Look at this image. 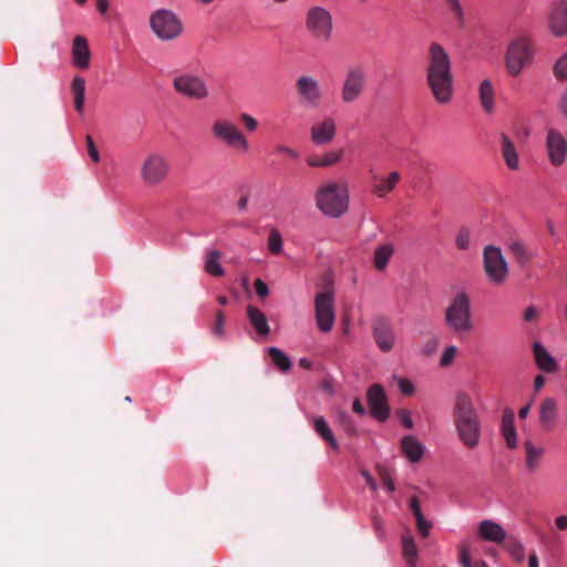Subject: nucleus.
Segmentation results:
<instances>
[{"instance_id": "obj_1", "label": "nucleus", "mask_w": 567, "mask_h": 567, "mask_svg": "<svg viewBox=\"0 0 567 567\" xmlns=\"http://www.w3.org/2000/svg\"><path fill=\"white\" fill-rule=\"evenodd\" d=\"M426 83L436 103L446 105L454 97V76L452 63L446 50L433 42L429 47Z\"/></svg>"}, {"instance_id": "obj_2", "label": "nucleus", "mask_w": 567, "mask_h": 567, "mask_svg": "<svg viewBox=\"0 0 567 567\" xmlns=\"http://www.w3.org/2000/svg\"><path fill=\"white\" fill-rule=\"evenodd\" d=\"M315 202L318 210L331 218L344 215L349 209L350 193L344 182L327 181L315 193Z\"/></svg>"}, {"instance_id": "obj_3", "label": "nucleus", "mask_w": 567, "mask_h": 567, "mask_svg": "<svg viewBox=\"0 0 567 567\" xmlns=\"http://www.w3.org/2000/svg\"><path fill=\"white\" fill-rule=\"evenodd\" d=\"M454 424L461 442L468 449L480 444L481 424L471 399L458 395L454 408Z\"/></svg>"}, {"instance_id": "obj_4", "label": "nucleus", "mask_w": 567, "mask_h": 567, "mask_svg": "<svg viewBox=\"0 0 567 567\" xmlns=\"http://www.w3.org/2000/svg\"><path fill=\"white\" fill-rule=\"evenodd\" d=\"M444 321L449 329L458 334L473 330L471 299L467 292L460 291L452 298L444 311Z\"/></svg>"}, {"instance_id": "obj_5", "label": "nucleus", "mask_w": 567, "mask_h": 567, "mask_svg": "<svg viewBox=\"0 0 567 567\" xmlns=\"http://www.w3.org/2000/svg\"><path fill=\"white\" fill-rule=\"evenodd\" d=\"M213 138L234 151L238 155L250 152V143L247 136L229 118H217L210 125Z\"/></svg>"}, {"instance_id": "obj_6", "label": "nucleus", "mask_w": 567, "mask_h": 567, "mask_svg": "<svg viewBox=\"0 0 567 567\" xmlns=\"http://www.w3.org/2000/svg\"><path fill=\"white\" fill-rule=\"evenodd\" d=\"M535 55L533 41L527 37L514 39L505 52V68L508 75L518 76L525 66L532 63Z\"/></svg>"}, {"instance_id": "obj_7", "label": "nucleus", "mask_w": 567, "mask_h": 567, "mask_svg": "<svg viewBox=\"0 0 567 567\" xmlns=\"http://www.w3.org/2000/svg\"><path fill=\"white\" fill-rule=\"evenodd\" d=\"M483 269L489 284L496 287L505 285L509 268L499 247L488 245L483 249Z\"/></svg>"}, {"instance_id": "obj_8", "label": "nucleus", "mask_w": 567, "mask_h": 567, "mask_svg": "<svg viewBox=\"0 0 567 567\" xmlns=\"http://www.w3.org/2000/svg\"><path fill=\"white\" fill-rule=\"evenodd\" d=\"M150 27L154 34L163 40L171 41L178 38L184 30L182 20L167 9H158L150 16Z\"/></svg>"}, {"instance_id": "obj_9", "label": "nucleus", "mask_w": 567, "mask_h": 567, "mask_svg": "<svg viewBox=\"0 0 567 567\" xmlns=\"http://www.w3.org/2000/svg\"><path fill=\"white\" fill-rule=\"evenodd\" d=\"M171 166L165 155L151 153L142 162L140 175L146 186H157L169 175Z\"/></svg>"}, {"instance_id": "obj_10", "label": "nucleus", "mask_w": 567, "mask_h": 567, "mask_svg": "<svg viewBox=\"0 0 567 567\" xmlns=\"http://www.w3.org/2000/svg\"><path fill=\"white\" fill-rule=\"evenodd\" d=\"M306 29L318 41L328 42L332 35V17L322 7H312L306 14Z\"/></svg>"}, {"instance_id": "obj_11", "label": "nucleus", "mask_w": 567, "mask_h": 567, "mask_svg": "<svg viewBox=\"0 0 567 567\" xmlns=\"http://www.w3.org/2000/svg\"><path fill=\"white\" fill-rule=\"evenodd\" d=\"M174 90L182 96L193 100H205L209 95L206 82L193 73H179L173 79Z\"/></svg>"}, {"instance_id": "obj_12", "label": "nucleus", "mask_w": 567, "mask_h": 567, "mask_svg": "<svg viewBox=\"0 0 567 567\" xmlns=\"http://www.w3.org/2000/svg\"><path fill=\"white\" fill-rule=\"evenodd\" d=\"M367 82L365 70L361 65H354L347 70L342 81L340 96L342 102L352 103L363 94Z\"/></svg>"}, {"instance_id": "obj_13", "label": "nucleus", "mask_w": 567, "mask_h": 567, "mask_svg": "<svg viewBox=\"0 0 567 567\" xmlns=\"http://www.w3.org/2000/svg\"><path fill=\"white\" fill-rule=\"evenodd\" d=\"M315 315L319 330L326 333L330 332L336 321L332 292L323 291L316 296Z\"/></svg>"}, {"instance_id": "obj_14", "label": "nucleus", "mask_w": 567, "mask_h": 567, "mask_svg": "<svg viewBox=\"0 0 567 567\" xmlns=\"http://www.w3.org/2000/svg\"><path fill=\"white\" fill-rule=\"evenodd\" d=\"M546 153L549 163L554 167H560L566 162L567 141L555 128H549L546 133Z\"/></svg>"}, {"instance_id": "obj_15", "label": "nucleus", "mask_w": 567, "mask_h": 567, "mask_svg": "<svg viewBox=\"0 0 567 567\" xmlns=\"http://www.w3.org/2000/svg\"><path fill=\"white\" fill-rule=\"evenodd\" d=\"M547 28L555 38L567 35V2L559 1L551 6L546 18Z\"/></svg>"}, {"instance_id": "obj_16", "label": "nucleus", "mask_w": 567, "mask_h": 567, "mask_svg": "<svg viewBox=\"0 0 567 567\" xmlns=\"http://www.w3.org/2000/svg\"><path fill=\"white\" fill-rule=\"evenodd\" d=\"M296 90L305 103L317 106L322 100V90L319 82L309 75H302L296 81Z\"/></svg>"}, {"instance_id": "obj_17", "label": "nucleus", "mask_w": 567, "mask_h": 567, "mask_svg": "<svg viewBox=\"0 0 567 567\" xmlns=\"http://www.w3.org/2000/svg\"><path fill=\"white\" fill-rule=\"evenodd\" d=\"M337 134V123L332 116H323L310 127V137L316 145L330 144Z\"/></svg>"}, {"instance_id": "obj_18", "label": "nucleus", "mask_w": 567, "mask_h": 567, "mask_svg": "<svg viewBox=\"0 0 567 567\" xmlns=\"http://www.w3.org/2000/svg\"><path fill=\"white\" fill-rule=\"evenodd\" d=\"M368 405L373 417L384 421L390 414V408L383 388L380 384H373L367 393Z\"/></svg>"}, {"instance_id": "obj_19", "label": "nucleus", "mask_w": 567, "mask_h": 567, "mask_svg": "<svg viewBox=\"0 0 567 567\" xmlns=\"http://www.w3.org/2000/svg\"><path fill=\"white\" fill-rule=\"evenodd\" d=\"M72 63L80 70H87L91 64L89 42L83 35H75L72 42Z\"/></svg>"}, {"instance_id": "obj_20", "label": "nucleus", "mask_w": 567, "mask_h": 567, "mask_svg": "<svg viewBox=\"0 0 567 567\" xmlns=\"http://www.w3.org/2000/svg\"><path fill=\"white\" fill-rule=\"evenodd\" d=\"M477 535L485 542L501 544L506 538V530L497 522L484 519L478 524Z\"/></svg>"}, {"instance_id": "obj_21", "label": "nucleus", "mask_w": 567, "mask_h": 567, "mask_svg": "<svg viewBox=\"0 0 567 567\" xmlns=\"http://www.w3.org/2000/svg\"><path fill=\"white\" fill-rule=\"evenodd\" d=\"M400 181L401 174L398 171H392L386 175L375 177L372 194L378 198H385L396 188Z\"/></svg>"}, {"instance_id": "obj_22", "label": "nucleus", "mask_w": 567, "mask_h": 567, "mask_svg": "<svg viewBox=\"0 0 567 567\" xmlns=\"http://www.w3.org/2000/svg\"><path fill=\"white\" fill-rule=\"evenodd\" d=\"M501 433L505 440L506 446L509 450H515L518 446V436L515 427V414L511 409H506L503 412Z\"/></svg>"}, {"instance_id": "obj_23", "label": "nucleus", "mask_w": 567, "mask_h": 567, "mask_svg": "<svg viewBox=\"0 0 567 567\" xmlns=\"http://www.w3.org/2000/svg\"><path fill=\"white\" fill-rule=\"evenodd\" d=\"M343 157L342 150H330L322 154L310 155L306 163L310 167L326 168L338 164Z\"/></svg>"}, {"instance_id": "obj_24", "label": "nucleus", "mask_w": 567, "mask_h": 567, "mask_svg": "<svg viewBox=\"0 0 567 567\" xmlns=\"http://www.w3.org/2000/svg\"><path fill=\"white\" fill-rule=\"evenodd\" d=\"M533 353L538 369L547 373L557 371L558 363L540 342H535L533 344Z\"/></svg>"}, {"instance_id": "obj_25", "label": "nucleus", "mask_w": 567, "mask_h": 567, "mask_svg": "<svg viewBox=\"0 0 567 567\" xmlns=\"http://www.w3.org/2000/svg\"><path fill=\"white\" fill-rule=\"evenodd\" d=\"M401 450L403 455L411 462L417 463L424 455L423 444L414 436L406 435L401 440Z\"/></svg>"}, {"instance_id": "obj_26", "label": "nucleus", "mask_w": 567, "mask_h": 567, "mask_svg": "<svg viewBox=\"0 0 567 567\" xmlns=\"http://www.w3.org/2000/svg\"><path fill=\"white\" fill-rule=\"evenodd\" d=\"M525 464L529 471H535L545 454V447L528 439L524 442Z\"/></svg>"}, {"instance_id": "obj_27", "label": "nucleus", "mask_w": 567, "mask_h": 567, "mask_svg": "<svg viewBox=\"0 0 567 567\" xmlns=\"http://www.w3.org/2000/svg\"><path fill=\"white\" fill-rule=\"evenodd\" d=\"M394 254V245L386 243L377 246L373 252V267L378 271L386 269L392 256Z\"/></svg>"}, {"instance_id": "obj_28", "label": "nucleus", "mask_w": 567, "mask_h": 567, "mask_svg": "<svg viewBox=\"0 0 567 567\" xmlns=\"http://www.w3.org/2000/svg\"><path fill=\"white\" fill-rule=\"evenodd\" d=\"M558 416V406L554 399L546 398L539 405V421L544 426H550L555 423Z\"/></svg>"}, {"instance_id": "obj_29", "label": "nucleus", "mask_w": 567, "mask_h": 567, "mask_svg": "<svg viewBox=\"0 0 567 567\" xmlns=\"http://www.w3.org/2000/svg\"><path fill=\"white\" fill-rule=\"evenodd\" d=\"M478 96L483 110L492 113L495 107V91L489 80L485 79L480 83Z\"/></svg>"}, {"instance_id": "obj_30", "label": "nucleus", "mask_w": 567, "mask_h": 567, "mask_svg": "<svg viewBox=\"0 0 567 567\" xmlns=\"http://www.w3.org/2000/svg\"><path fill=\"white\" fill-rule=\"evenodd\" d=\"M311 424L318 435H320L333 450L339 449V444L323 416H312Z\"/></svg>"}, {"instance_id": "obj_31", "label": "nucleus", "mask_w": 567, "mask_h": 567, "mask_svg": "<svg viewBox=\"0 0 567 567\" xmlns=\"http://www.w3.org/2000/svg\"><path fill=\"white\" fill-rule=\"evenodd\" d=\"M502 154L506 166L512 171L519 168V157L514 143L507 137L502 138Z\"/></svg>"}, {"instance_id": "obj_32", "label": "nucleus", "mask_w": 567, "mask_h": 567, "mask_svg": "<svg viewBox=\"0 0 567 567\" xmlns=\"http://www.w3.org/2000/svg\"><path fill=\"white\" fill-rule=\"evenodd\" d=\"M247 315L249 321L256 329V331L261 336H268L270 332V328L267 321L266 316L258 308L254 306L247 307Z\"/></svg>"}, {"instance_id": "obj_33", "label": "nucleus", "mask_w": 567, "mask_h": 567, "mask_svg": "<svg viewBox=\"0 0 567 567\" xmlns=\"http://www.w3.org/2000/svg\"><path fill=\"white\" fill-rule=\"evenodd\" d=\"M71 91L74 96L75 110L82 113L85 102V80L82 76H74L71 83Z\"/></svg>"}, {"instance_id": "obj_34", "label": "nucleus", "mask_w": 567, "mask_h": 567, "mask_svg": "<svg viewBox=\"0 0 567 567\" xmlns=\"http://www.w3.org/2000/svg\"><path fill=\"white\" fill-rule=\"evenodd\" d=\"M205 271L214 277L224 275V269L220 265V254L216 250H210L205 256Z\"/></svg>"}, {"instance_id": "obj_35", "label": "nucleus", "mask_w": 567, "mask_h": 567, "mask_svg": "<svg viewBox=\"0 0 567 567\" xmlns=\"http://www.w3.org/2000/svg\"><path fill=\"white\" fill-rule=\"evenodd\" d=\"M403 556L409 567H416L417 563V547L413 538L408 535L402 538Z\"/></svg>"}, {"instance_id": "obj_36", "label": "nucleus", "mask_w": 567, "mask_h": 567, "mask_svg": "<svg viewBox=\"0 0 567 567\" xmlns=\"http://www.w3.org/2000/svg\"><path fill=\"white\" fill-rule=\"evenodd\" d=\"M374 339L378 347L384 352L390 351L394 346V334L388 328L375 329Z\"/></svg>"}, {"instance_id": "obj_37", "label": "nucleus", "mask_w": 567, "mask_h": 567, "mask_svg": "<svg viewBox=\"0 0 567 567\" xmlns=\"http://www.w3.org/2000/svg\"><path fill=\"white\" fill-rule=\"evenodd\" d=\"M508 250L513 258L520 265H525L532 259V255L528 252L525 245L519 241L511 243Z\"/></svg>"}, {"instance_id": "obj_38", "label": "nucleus", "mask_w": 567, "mask_h": 567, "mask_svg": "<svg viewBox=\"0 0 567 567\" xmlns=\"http://www.w3.org/2000/svg\"><path fill=\"white\" fill-rule=\"evenodd\" d=\"M267 247H268V250L272 255H280V254H282V251H284V240H282L281 234L279 233L278 229L272 228L269 231L268 240H267Z\"/></svg>"}, {"instance_id": "obj_39", "label": "nucleus", "mask_w": 567, "mask_h": 567, "mask_svg": "<svg viewBox=\"0 0 567 567\" xmlns=\"http://www.w3.org/2000/svg\"><path fill=\"white\" fill-rule=\"evenodd\" d=\"M553 75L558 81H567V52L560 54L554 62Z\"/></svg>"}, {"instance_id": "obj_40", "label": "nucleus", "mask_w": 567, "mask_h": 567, "mask_svg": "<svg viewBox=\"0 0 567 567\" xmlns=\"http://www.w3.org/2000/svg\"><path fill=\"white\" fill-rule=\"evenodd\" d=\"M268 352L274 364L277 365L280 370L287 371L290 369V360L280 349L272 347L268 350Z\"/></svg>"}, {"instance_id": "obj_41", "label": "nucleus", "mask_w": 567, "mask_h": 567, "mask_svg": "<svg viewBox=\"0 0 567 567\" xmlns=\"http://www.w3.org/2000/svg\"><path fill=\"white\" fill-rule=\"evenodd\" d=\"M457 353H458V349L456 346L445 347L440 357V362H439L440 365L442 368H447V367L452 365Z\"/></svg>"}, {"instance_id": "obj_42", "label": "nucleus", "mask_w": 567, "mask_h": 567, "mask_svg": "<svg viewBox=\"0 0 567 567\" xmlns=\"http://www.w3.org/2000/svg\"><path fill=\"white\" fill-rule=\"evenodd\" d=\"M471 233L468 229H460L455 237V245L460 250H467L471 247Z\"/></svg>"}, {"instance_id": "obj_43", "label": "nucleus", "mask_w": 567, "mask_h": 567, "mask_svg": "<svg viewBox=\"0 0 567 567\" xmlns=\"http://www.w3.org/2000/svg\"><path fill=\"white\" fill-rule=\"evenodd\" d=\"M239 120L247 132L254 133L259 126L258 120L248 113H241Z\"/></svg>"}, {"instance_id": "obj_44", "label": "nucleus", "mask_w": 567, "mask_h": 567, "mask_svg": "<svg viewBox=\"0 0 567 567\" xmlns=\"http://www.w3.org/2000/svg\"><path fill=\"white\" fill-rule=\"evenodd\" d=\"M400 392L404 395H412L415 391L414 384L406 378H395Z\"/></svg>"}, {"instance_id": "obj_45", "label": "nucleus", "mask_w": 567, "mask_h": 567, "mask_svg": "<svg viewBox=\"0 0 567 567\" xmlns=\"http://www.w3.org/2000/svg\"><path fill=\"white\" fill-rule=\"evenodd\" d=\"M417 532L423 536L427 537L432 528L431 522L426 520L424 515L415 516Z\"/></svg>"}, {"instance_id": "obj_46", "label": "nucleus", "mask_w": 567, "mask_h": 567, "mask_svg": "<svg viewBox=\"0 0 567 567\" xmlns=\"http://www.w3.org/2000/svg\"><path fill=\"white\" fill-rule=\"evenodd\" d=\"M381 481L383 485L386 487L388 492L393 493L395 489V484L392 477V474L388 470H380L379 471Z\"/></svg>"}, {"instance_id": "obj_47", "label": "nucleus", "mask_w": 567, "mask_h": 567, "mask_svg": "<svg viewBox=\"0 0 567 567\" xmlns=\"http://www.w3.org/2000/svg\"><path fill=\"white\" fill-rule=\"evenodd\" d=\"M398 417L404 427H406V429L413 427V420H412V414L410 411H408V410L398 411Z\"/></svg>"}, {"instance_id": "obj_48", "label": "nucleus", "mask_w": 567, "mask_h": 567, "mask_svg": "<svg viewBox=\"0 0 567 567\" xmlns=\"http://www.w3.org/2000/svg\"><path fill=\"white\" fill-rule=\"evenodd\" d=\"M224 323H225L224 313L221 311H218L216 313V323L213 328V332L215 336H217V337L224 336Z\"/></svg>"}, {"instance_id": "obj_49", "label": "nucleus", "mask_w": 567, "mask_h": 567, "mask_svg": "<svg viewBox=\"0 0 567 567\" xmlns=\"http://www.w3.org/2000/svg\"><path fill=\"white\" fill-rule=\"evenodd\" d=\"M445 2L454 17L461 21L463 19V10L458 0H445Z\"/></svg>"}, {"instance_id": "obj_50", "label": "nucleus", "mask_w": 567, "mask_h": 567, "mask_svg": "<svg viewBox=\"0 0 567 567\" xmlns=\"http://www.w3.org/2000/svg\"><path fill=\"white\" fill-rule=\"evenodd\" d=\"M86 146L89 156L92 158L94 163H99L100 154L91 136L86 137Z\"/></svg>"}, {"instance_id": "obj_51", "label": "nucleus", "mask_w": 567, "mask_h": 567, "mask_svg": "<svg viewBox=\"0 0 567 567\" xmlns=\"http://www.w3.org/2000/svg\"><path fill=\"white\" fill-rule=\"evenodd\" d=\"M539 318V310L536 307H528L524 312V320L526 322H535Z\"/></svg>"}, {"instance_id": "obj_52", "label": "nucleus", "mask_w": 567, "mask_h": 567, "mask_svg": "<svg viewBox=\"0 0 567 567\" xmlns=\"http://www.w3.org/2000/svg\"><path fill=\"white\" fill-rule=\"evenodd\" d=\"M254 286H255L256 293L259 297L265 298L268 296V292H269L268 287L261 279H256Z\"/></svg>"}, {"instance_id": "obj_53", "label": "nucleus", "mask_w": 567, "mask_h": 567, "mask_svg": "<svg viewBox=\"0 0 567 567\" xmlns=\"http://www.w3.org/2000/svg\"><path fill=\"white\" fill-rule=\"evenodd\" d=\"M460 561L464 567L471 566V555L465 546L460 547Z\"/></svg>"}, {"instance_id": "obj_54", "label": "nucleus", "mask_w": 567, "mask_h": 567, "mask_svg": "<svg viewBox=\"0 0 567 567\" xmlns=\"http://www.w3.org/2000/svg\"><path fill=\"white\" fill-rule=\"evenodd\" d=\"M555 526L558 530H567V515H558L555 518Z\"/></svg>"}, {"instance_id": "obj_55", "label": "nucleus", "mask_w": 567, "mask_h": 567, "mask_svg": "<svg viewBox=\"0 0 567 567\" xmlns=\"http://www.w3.org/2000/svg\"><path fill=\"white\" fill-rule=\"evenodd\" d=\"M410 507H411V511H412L414 517L415 516H421L423 514L422 511H421V505H420L419 499L416 497H413L411 499Z\"/></svg>"}, {"instance_id": "obj_56", "label": "nucleus", "mask_w": 567, "mask_h": 567, "mask_svg": "<svg viewBox=\"0 0 567 567\" xmlns=\"http://www.w3.org/2000/svg\"><path fill=\"white\" fill-rule=\"evenodd\" d=\"M352 410L354 413L363 415L365 413L364 406L359 399H355L352 403Z\"/></svg>"}, {"instance_id": "obj_57", "label": "nucleus", "mask_w": 567, "mask_h": 567, "mask_svg": "<svg viewBox=\"0 0 567 567\" xmlns=\"http://www.w3.org/2000/svg\"><path fill=\"white\" fill-rule=\"evenodd\" d=\"M439 346V342L436 339H433L423 350V352L427 355L435 352L436 348Z\"/></svg>"}, {"instance_id": "obj_58", "label": "nucleus", "mask_w": 567, "mask_h": 567, "mask_svg": "<svg viewBox=\"0 0 567 567\" xmlns=\"http://www.w3.org/2000/svg\"><path fill=\"white\" fill-rule=\"evenodd\" d=\"M96 9L100 13L105 14L109 10V1L107 0H96Z\"/></svg>"}, {"instance_id": "obj_59", "label": "nucleus", "mask_w": 567, "mask_h": 567, "mask_svg": "<svg viewBox=\"0 0 567 567\" xmlns=\"http://www.w3.org/2000/svg\"><path fill=\"white\" fill-rule=\"evenodd\" d=\"M559 109L565 116H567V91L563 94L561 100L559 102Z\"/></svg>"}, {"instance_id": "obj_60", "label": "nucleus", "mask_w": 567, "mask_h": 567, "mask_svg": "<svg viewBox=\"0 0 567 567\" xmlns=\"http://www.w3.org/2000/svg\"><path fill=\"white\" fill-rule=\"evenodd\" d=\"M546 379L543 375H537L534 381V386L536 391H539L545 385Z\"/></svg>"}, {"instance_id": "obj_61", "label": "nucleus", "mask_w": 567, "mask_h": 567, "mask_svg": "<svg viewBox=\"0 0 567 567\" xmlns=\"http://www.w3.org/2000/svg\"><path fill=\"white\" fill-rule=\"evenodd\" d=\"M530 408H532V404H526L525 406H523L519 411H518V416L520 419H526L530 412Z\"/></svg>"}, {"instance_id": "obj_62", "label": "nucleus", "mask_w": 567, "mask_h": 567, "mask_svg": "<svg viewBox=\"0 0 567 567\" xmlns=\"http://www.w3.org/2000/svg\"><path fill=\"white\" fill-rule=\"evenodd\" d=\"M528 567H538V557L536 554L529 555Z\"/></svg>"}, {"instance_id": "obj_63", "label": "nucleus", "mask_w": 567, "mask_h": 567, "mask_svg": "<svg viewBox=\"0 0 567 567\" xmlns=\"http://www.w3.org/2000/svg\"><path fill=\"white\" fill-rule=\"evenodd\" d=\"M365 480H367V483L370 485V487L374 491L377 488V485H375V482L373 481V478L371 477L370 474L368 473H363Z\"/></svg>"}, {"instance_id": "obj_64", "label": "nucleus", "mask_w": 567, "mask_h": 567, "mask_svg": "<svg viewBox=\"0 0 567 567\" xmlns=\"http://www.w3.org/2000/svg\"><path fill=\"white\" fill-rule=\"evenodd\" d=\"M284 152L287 153V155H289L291 157L298 156L297 152H295L293 150H290V148H285Z\"/></svg>"}]
</instances>
